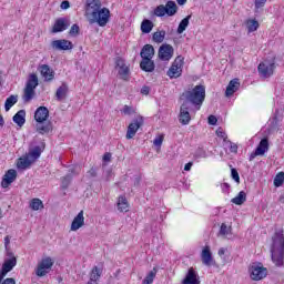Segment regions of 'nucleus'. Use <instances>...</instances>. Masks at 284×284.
I'll return each instance as SVG.
<instances>
[{"mask_svg":"<svg viewBox=\"0 0 284 284\" xmlns=\"http://www.w3.org/2000/svg\"><path fill=\"white\" fill-rule=\"evenodd\" d=\"M34 99V89L32 87H26L24 94H23V101L26 103L32 101Z\"/></svg>","mask_w":284,"mask_h":284,"instance_id":"nucleus-37","label":"nucleus"},{"mask_svg":"<svg viewBox=\"0 0 284 284\" xmlns=\"http://www.w3.org/2000/svg\"><path fill=\"white\" fill-rule=\"evenodd\" d=\"M108 21H110V9L102 8L95 12V16H91L90 23H98L100 28H104L108 26Z\"/></svg>","mask_w":284,"mask_h":284,"instance_id":"nucleus-3","label":"nucleus"},{"mask_svg":"<svg viewBox=\"0 0 284 284\" xmlns=\"http://www.w3.org/2000/svg\"><path fill=\"white\" fill-rule=\"evenodd\" d=\"M18 101H19V95H10L9 98H7V100L4 102L6 112H10L11 108L13 105H17Z\"/></svg>","mask_w":284,"mask_h":284,"instance_id":"nucleus-33","label":"nucleus"},{"mask_svg":"<svg viewBox=\"0 0 284 284\" xmlns=\"http://www.w3.org/2000/svg\"><path fill=\"white\" fill-rule=\"evenodd\" d=\"M128 199H125V196H120L118 201V210L121 212H128Z\"/></svg>","mask_w":284,"mask_h":284,"instance_id":"nucleus-40","label":"nucleus"},{"mask_svg":"<svg viewBox=\"0 0 284 284\" xmlns=\"http://www.w3.org/2000/svg\"><path fill=\"white\" fill-rule=\"evenodd\" d=\"M194 159H207V152L199 148L194 153Z\"/></svg>","mask_w":284,"mask_h":284,"instance_id":"nucleus-47","label":"nucleus"},{"mask_svg":"<svg viewBox=\"0 0 284 284\" xmlns=\"http://www.w3.org/2000/svg\"><path fill=\"white\" fill-rule=\"evenodd\" d=\"M14 181H17V170L10 169L2 176L1 186L3 189L10 187V185H12V183H14Z\"/></svg>","mask_w":284,"mask_h":284,"instance_id":"nucleus-14","label":"nucleus"},{"mask_svg":"<svg viewBox=\"0 0 284 284\" xmlns=\"http://www.w3.org/2000/svg\"><path fill=\"white\" fill-rule=\"evenodd\" d=\"M89 176H91V179L97 178V169L92 168L89 172H88Z\"/></svg>","mask_w":284,"mask_h":284,"instance_id":"nucleus-59","label":"nucleus"},{"mask_svg":"<svg viewBox=\"0 0 284 284\" xmlns=\"http://www.w3.org/2000/svg\"><path fill=\"white\" fill-rule=\"evenodd\" d=\"M52 265H54V261H52V257L42 258L36 270L37 276H45V274H48L52 270Z\"/></svg>","mask_w":284,"mask_h":284,"instance_id":"nucleus-7","label":"nucleus"},{"mask_svg":"<svg viewBox=\"0 0 284 284\" xmlns=\"http://www.w3.org/2000/svg\"><path fill=\"white\" fill-rule=\"evenodd\" d=\"M40 124L37 125V132L39 134H48L52 132V122H39Z\"/></svg>","mask_w":284,"mask_h":284,"instance_id":"nucleus-28","label":"nucleus"},{"mask_svg":"<svg viewBox=\"0 0 284 284\" xmlns=\"http://www.w3.org/2000/svg\"><path fill=\"white\" fill-rule=\"evenodd\" d=\"M101 274H103V268L94 266L90 274L91 281H99L101 278Z\"/></svg>","mask_w":284,"mask_h":284,"instance_id":"nucleus-36","label":"nucleus"},{"mask_svg":"<svg viewBox=\"0 0 284 284\" xmlns=\"http://www.w3.org/2000/svg\"><path fill=\"white\" fill-rule=\"evenodd\" d=\"M154 14L155 17H165L166 11H165V4H160L154 9Z\"/></svg>","mask_w":284,"mask_h":284,"instance_id":"nucleus-46","label":"nucleus"},{"mask_svg":"<svg viewBox=\"0 0 284 284\" xmlns=\"http://www.w3.org/2000/svg\"><path fill=\"white\" fill-rule=\"evenodd\" d=\"M81 29L79 28V24H73L69 31V34H71V37H77Z\"/></svg>","mask_w":284,"mask_h":284,"instance_id":"nucleus-50","label":"nucleus"},{"mask_svg":"<svg viewBox=\"0 0 284 284\" xmlns=\"http://www.w3.org/2000/svg\"><path fill=\"white\" fill-rule=\"evenodd\" d=\"M112 160V153H104L103 155V161H105L106 163L110 162Z\"/></svg>","mask_w":284,"mask_h":284,"instance_id":"nucleus-60","label":"nucleus"},{"mask_svg":"<svg viewBox=\"0 0 284 284\" xmlns=\"http://www.w3.org/2000/svg\"><path fill=\"white\" fill-rule=\"evenodd\" d=\"M48 116H50V111L48 110V108L39 106L36 110L34 120L37 121V123H45V121H48Z\"/></svg>","mask_w":284,"mask_h":284,"instance_id":"nucleus-16","label":"nucleus"},{"mask_svg":"<svg viewBox=\"0 0 284 284\" xmlns=\"http://www.w3.org/2000/svg\"><path fill=\"white\" fill-rule=\"evenodd\" d=\"M163 135H159L158 138L154 139L153 141V145H155V148H161V145H163Z\"/></svg>","mask_w":284,"mask_h":284,"instance_id":"nucleus-52","label":"nucleus"},{"mask_svg":"<svg viewBox=\"0 0 284 284\" xmlns=\"http://www.w3.org/2000/svg\"><path fill=\"white\" fill-rule=\"evenodd\" d=\"M143 125V116H140L135 120H133L132 123L129 124L128 131H126V139H134L136 135V132H139V128Z\"/></svg>","mask_w":284,"mask_h":284,"instance_id":"nucleus-12","label":"nucleus"},{"mask_svg":"<svg viewBox=\"0 0 284 284\" xmlns=\"http://www.w3.org/2000/svg\"><path fill=\"white\" fill-rule=\"evenodd\" d=\"M140 68L143 70V72H152L154 68H156V64H154L152 59L144 58V60L140 62Z\"/></svg>","mask_w":284,"mask_h":284,"instance_id":"nucleus-25","label":"nucleus"},{"mask_svg":"<svg viewBox=\"0 0 284 284\" xmlns=\"http://www.w3.org/2000/svg\"><path fill=\"white\" fill-rule=\"evenodd\" d=\"M227 252V248L226 247H221L217 252L219 256H225V253Z\"/></svg>","mask_w":284,"mask_h":284,"instance_id":"nucleus-62","label":"nucleus"},{"mask_svg":"<svg viewBox=\"0 0 284 284\" xmlns=\"http://www.w3.org/2000/svg\"><path fill=\"white\" fill-rule=\"evenodd\" d=\"M40 73L47 81H52L54 79V71H52L48 64H42L40 67Z\"/></svg>","mask_w":284,"mask_h":284,"instance_id":"nucleus-23","label":"nucleus"},{"mask_svg":"<svg viewBox=\"0 0 284 284\" xmlns=\"http://www.w3.org/2000/svg\"><path fill=\"white\" fill-rule=\"evenodd\" d=\"M180 99L183 103H189V105L192 103V105H195L197 110H201L203 101H205V85L199 84L191 91H184Z\"/></svg>","mask_w":284,"mask_h":284,"instance_id":"nucleus-2","label":"nucleus"},{"mask_svg":"<svg viewBox=\"0 0 284 284\" xmlns=\"http://www.w3.org/2000/svg\"><path fill=\"white\" fill-rule=\"evenodd\" d=\"M265 3H267V0H255V9L261 10L265 7Z\"/></svg>","mask_w":284,"mask_h":284,"instance_id":"nucleus-53","label":"nucleus"},{"mask_svg":"<svg viewBox=\"0 0 284 284\" xmlns=\"http://www.w3.org/2000/svg\"><path fill=\"white\" fill-rule=\"evenodd\" d=\"M255 150L257 151V154L263 156V154L270 150V140L267 138L262 139Z\"/></svg>","mask_w":284,"mask_h":284,"instance_id":"nucleus-27","label":"nucleus"},{"mask_svg":"<svg viewBox=\"0 0 284 284\" xmlns=\"http://www.w3.org/2000/svg\"><path fill=\"white\" fill-rule=\"evenodd\" d=\"M191 19H192V16L190 14L181 20V22L179 23V27H178V31H176L178 34H183V32H185V30H187Z\"/></svg>","mask_w":284,"mask_h":284,"instance_id":"nucleus-31","label":"nucleus"},{"mask_svg":"<svg viewBox=\"0 0 284 284\" xmlns=\"http://www.w3.org/2000/svg\"><path fill=\"white\" fill-rule=\"evenodd\" d=\"M65 97H68V84L62 83V85H60L55 92V98L57 101H63Z\"/></svg>","mask_w":284,"mask_h":284,"instance_id":"nucleus-29","label":"nucleus"},{"mask_svg":"<svg viewBox=\"0 0 284 284\" xmlns=\"http://www.w3.org/2000/svg\"><path fill=\"white\" fill-rule=\"evenodd\" d=\"M122 112H123V114H126V115L132 114V106L124 105Z\"/></svg>","mask_w":284,"mask_h":284,"instance_id":"nucleus-55","label":"nucleus"},{"mask_svg":"<svg viewBox=\"0 0 284 284\" xmlns=\"http://www.w3.org/2000/svg\"><path fill=\"white\" fill-rule=\"evenodd\" d=\"M17 267V257L7 258L2 264V268L0 270V283L3 282V278L8 275L9 272H12Z\"/></svg>","mask_w":284,"mask_h":284,"instance_id":"nucleus-11","label":"nucleus"},{"mask_svg":"<svg viewBox=\"0 0 284 284\" xmlns=\"http://www.w3.org/2000/svg\"><path fill=\"white\" fill-rule=\"evenodd\" d=\"M51 48L52 50H72L74 48V45L72 44V41L70 40H65V39H61V40H53L51 42Z\"/></svg>","mask_w":284,"mask_h":284,"instance_id":"nucleus-13","label":"nucleus"},{"mask_svg":"<svg viewBox=\"0 0 284 284\" xmlns=\"http://www.w3.org/2000/svg\"><path fill=\"white\" fill-rule=\"evenodd\" d=\"M257 70L261 77H264V79H270V77L274 74V70H276V62H274V60H264L258 64Z\"/></svg>","mask_w":284,"mask_h":284,"instance_id":"nucleus-6","label":"nucleus"},{"mask_svg":"<svg viewBox=\"0 0 284 284\" xmlns=\"http://www.w3.org/2000/svg\"><path fill=\"white\" fill-rule=\"evenodd\" d=\"M115 63V70H118V74L122 81H129L130 80V67L125 64V60L121 57H116L114 59Z\"/></svg>","mask_w":284,"mask_h":284,"instance_id":"nucleus-5","label":"nucleus"},{"mask_svg":"<svg viewBox=\"0 0 284 284\" xmlns=\"http://www.w3.org/2000/svg\"><path fill=\"white\" fill-rule=\"evenodd\" d=\"M154 278H156V268H153L143 280L142 284H152L154 283Z\"/></svg>","mask_w":284,"mask_h":284,"instance_id":"nucleus-43","label":"nucleus"},{"mask_svg":"<svg viewBox=\"0 0 284 284\" xmlns=\"http://www.w3.org/2000/svg\"><path fill=\"white\" fill-rule=\"evenodd\" d=\"M41 152H43V149H41V146H34L33 149H31L29 151V156H31V159L37 161V159H39V156H41Z\"/></svg>","mask_w":284,"mask_h":284,"instance_id":"nucleus-42","label":"nucleus"},{"mask_svg":"<svg viewBox=\"0 0 284 284\" xmlns=\"http://www.w3.org/2000/svg\"><path fill=\"white\" fill-rule=\"evenodd\" d=\"M182 284H201L199 275L194 268H190L186 276L183 278Z\"/></svg>","mask_w":284,"mask_h":284,"instance_id":"nucleus-18","label":"nucleus"},{"mask_svg":"<svg viewBox=\"0 0 284 284\" xmlns=\"http://www.w3.org/2000/svg\"><path fill=\"white\" fill-rule=\"evenodd\" d=\"M70 24L65 22V20L63 18H59L58 20H55V23L52 28V32L54 34H57L58 32H63L65 30H68V27Z\"/></svg>","mask_w":284,"mask_h":284,"instance_id":"nucleus-21","label":"nucleus"},{"mask_svg":"<svg viewBox=\"0 0 284 284\" xmlns=\"http://www.w3.org/2000/svg\"><path fill=\"white\" fill-rule=\"evenodd\" d=\"M221 187L223 192H230V185L227 183H223Z\"/></svg>","mask_w":284,"mask_h":284,"instance_id":"nucleus-64","label":"nucleus"},{"mask_svg":"<svg viewBox=\"0 0 284 284\" xmlns=\"http://www.w3.org/2000/svg\"><path fill=\"white\" fill-rule=\"evenodd\" d=\"M258 22L255 19L246 20L247 32H256L258 30Z\"/></svg>","mask_w":284,"mask_h":284,"instance_id":"nucleus-38","label":"nucleus"},{"mask_svg":"<svg viewBox=\"0 0 284 284\" xmlns=\"http://www.w3.org/2000/svg\"><path fill=\"white\" fill-rule=\"evenodd\" d=\"M271 260L276 267H284V234L283 229L275 231L272 236Z\"/></svg>","mask_w":284,"mask_h":284,"instance_id":"nucleus-1","label":"nucleus"},{"mask_svg":"<svg viewBox=\"0 0 284 284\" xmlns=\"http://www.w3.org/2000/svg\"><path fill=\"white\" fill-rule=\"evenodd\" d=\"M153 41L155 43H163V41H165V31H156L153 33Z\"/></svg>","mask_w":284,"mask_h":284,"instance_id":"nucleus-41","label":"nucleus"},{"mask_svg":"<svg viewBox=\"0 0 284 284\" xmlns=\"http://www.w3.org/2000/svg\"><path fill=\"white\" fill-rule=\"evenodd\" d=\"M214 262V258L212 257V251H210V246H205L202 250V263L203 265H206V267L212 266V263Z\"/></svg>","mask_w":284,"mask_h":284,"instance_id":"nucleus-19","label":"nucleus"},{"mask_svg":"<svg viewBox=\"0 0 284 284\" xmlns=\"http://www.w3.org/2000/svg\"><path fill=\"white\" fill-rule=\"evenodd\" d=\"M216 134H217V136H220V139H224V141H225V139H227V135L225 134V132L223 130H217Z\"/></svg>","mask_w":284,"mask_h":284,"instance_id":"nucleus-57","label":"nucleus"},{"mask_svg":"<svg viewBox=\"0 0 284 284\" xmlns=\"http://www.w3.org/2000/svg\"><path fill=\"white\" fill-rule=\"evenodd\" d=\"M13 123H17L19 128L26 125V110H20L13 115Z\"/></svg>","mask_w":284,"mask_h":284,"instance_id":"nucleus-26","label":"nucleus"},{"mask_svg":"<svg viewBox=\"0 0 284 284\" xmlns=\"http://www.w3.org/2000/svg\"><path fill=\"white\" fill-rule=\"evenodd\" d=\"M283 182H284V172H280L276 174L274 179L275 187H281V185H283Z\"/></svg>","mask_w":284,"mask_h":284,"instance_id":"nucleus-45","label":"nucleus"},{"mask_svg":"<svg viewBox=\"0 0 284 284\" xmlns=\"http://www.w3.org/2000/svg\"><path fill=\"white\" fill-rule=\"evenodd\" d=\"M84 225L85 217L83 216V211H80L71 223V232H77V230H80V227H83Z\"/></svg>","mask_w":284,"mask_h":284,"instance_id":"nucleus-17","label":"nucleus"},{"mask_svg":"<svg viewBox=\"0 0 284 284\" xmlns=\"http://www.w3.org/2000/svg\"><path fill=\"white\" fill-rule=\"evenodd\" d=\"M10 235H7L6 237H4V247H6V250H8V247L10 246Z\"/></svg>","mask_w":284,"mask_h":284,"instance_id":"nucleus-61","label":"nucleus"},{"mask_svg":"<svg viewBox=\"0 0 284 284\" xmlns=\"http://www.w3.org/2000/svg\"><path fill=\"white\" fill-rule=\"evenodd\" d=\"M164 10L166 12V17H174L176 12H179V6H176V2L169 0L164 6Z\"/></svg>","mask_w":284,"mask_h":284,"instance_id":"nucleus-24","label":"nucleus"},{"mask_svg":"<svg viewBox=\"0 0 284 284\" xmlns=\"http://www.w3.org/2000/svg\"><path fill=\"white\" fill-rule=\"evenodd\" d=\"M140 57L142 60L153 59L154 58V47L152 44H145L140 52Z\"/></svg>","mask_w":284,"mask_h":284,"instance_id":"nucleus-22","label":"nucleus"},{"mask_svg":"<svg viewBox=\"0 0 284 284\" xmlns=\"http://www.w3.org/2000/svg\"><path fill=\"white\" fill-rule=\"evenodd\" d=\"M37 85H39V78L37 77V74H31L28 82H27V85L26 88H31V90H36Z\"/></svg>","mask_w":284,"mask_h":284,"instance_id":"nucleus-39","label":"nucleus"},{"mask_svg":"<svg viewBox=\"0 0 284 284\" xmlns=\"http://www.w3.org/2000/svg\"><path fill=\"white\" fill-rule=\"evenodd\" d=\"M247 201V193L245 191H241L235 197L231 200L234 205H243Z\"/></svg>","mask_w":284,"mask_h":284,"instance_id":"nucleus-34","label":"nucleus"},{"mask_svg":"<svg viewBox=\"0 0 284 284\" xmlns=\"http://www.w3.org/2000/svg\"><path fill=\"white\" fill-rule=\"evenodd\" d=\"M179 121L182 125H190L192 116L190 115V103L183 102L180 106Z\"/></svg>","mask_w":284,"mask_h":284,"instance_id":"nucleus-9","label":"nucleus"},{"mask_svg":"<svg viewBox=\"0 0 284 284\" xmlns=\"http://www.w3.org/2000/svg\"><path fill=\"white\" fill-rule=\"evenodd\" d=\"M231 176L235 183H241V176L239 175V171H236V169H231Z\"/></svg>","mask_w":284,"mask_h":284,"instance_id":"nucleus-49","label":"nucleus"},{"mask_svg":"<svg viewBox=\"0 0 284 284\" xmlns=\"http://www.w3.org/2000/svg\"><path fill=\"white\" fill-rule=\"evenodd\" d=\"M153 28L154 22H152L151 20L144 19L141 23V32H143V34H150Z\"/></svg>","mask_w":284,"mask_h":284,"instance_id":"nucleus-32","label":"nucleus"},{"mask_svg":"<svg viewBox=\"0 0 284 284\" xmlns=\"http://www.w3.org/2000/svg\"><path fill=\"white\" fill-rule=\"evenodd\" d=\"M70 183H72V174H67L65 176L61 178L62 190H68V187H70Z\"/></svg>","mask_w":284,"mask_h":284,"instance_id":"nucleus-44","label":"nucleus"},{"mask_svg":"<svg viewBox=\"0 0 284 284\" xmlns=\"http://www.w3.org/2000/svg\"><path fill=\"white\" fill-rule=\"evenodd\" d=\"M69 172H70L71 174H73V176H79V174H81V165H79V164L73 165V166L69 170Z\"/></svg>","mask_w":284,"mask_h":284,"instance_id":"nucleus-48","label":"nucleus"},{"mask_svg":"<svg viewBox=\"0 0 284 284\" xmlns=\"http://www.w3.org/2000/svg\"><path fill=\"white\" fill-rule=\"evenodd\" d=\"M158 57L161 61H170L174 57V47L168 43L162 44L159 49Z\"/></svg>","mask_w":284,"mask_h":284,"instance_id":"nucleus-10","label":"nucleus"},{"mask_svg":"<svg viewBox=\"0 0 284 284\" xmlns=\"http://www.w3.org/2000/svg\"><path fill=\"white\" fill-rule=\"evenodd\" d=\"M31 165H32V161L28 156L20 158L17 163L18 170H28Z\"/></svg>","mask_w":284,"mask_h":284,"instance_id":"nucleus-30","label":"nucleus"},{"mask_svg":"<svg viewBox=\"0 0 284 284\" xmlns=\"http://www.w3.org/2000/svg\"><path fill=\"white\" fill-rule=\"evenodd\" d=\"M98 10H101V0H87L85 12L88 17L97 16Z\"/></svg>","mask_w":284,"mask_h":284,"instance_id":"nucleus-15","label":"nucleus"},{"mask_svg":"<svg viewBox=\"0 0 284 284\" xmlns=\"http://www.w3.org/2000/svg\"><path fill=\"white\" fill-rule=\"evenodd\" d=\"M181 68H183V57L179 55L169 69L168 77H170V79H179L182 72Z\"/></svg>","mask_w":284,"mask_h":284,"instance_id":"nucleus-8","label":"nucleus"},{"mask_svg":"<svg viewBox=\"0 0 284 284\" xmlns=\"http://www.w3.org/2000/svg\"><path fill=\"white\" fill-rule=\"evenodd\" d=\"M141 94H150V87L144 85V87L141 89Z\"/></svg>","mask_w":284,"mask_h":284,"instance_id":"nucleus-63","label":"nucleus"},{"mask_svg":"<svg viewBox=\"0 0 284 284\" xmlns=\"http://www.w3.org/2000/svg\"><path fill=\"white\" fill-rule=\"evenodd\" d=\"M29 207H31V210H33L34 212L43 210V201H41V199L39 197H34L31 200Z\"/></svg>","mask_w":284,"mask_h":284,"instance_id":"nucleus-35","label":"nucleus"},{"mask_svg":"<svg viewBox=\"0 0 284 284\" xmlns=\"http://www.w3.org/2000/svg\"><path fill=\"white\" fill-rule=\"evenodd\" d=\"M220 234L222 236H226V234H230V227H227V224L222 223V225L220 227Z\"/></svg>","mask_w":284,"mask_h":284,"instance_id":"nucleus-51","label":"nucleus"},{"mask_svg":"<svg viewBox=\"0 0 284 284\" xmlns=\"http://www.w3.org/2000/svg\"><path fill=\"white\" fill-rule=\"evenodd\" d=\"M239 88H241V82L239 79H233L226 87L225 97H232L234 92H237Z\"/></svg>","mask_w":284,"mask_h":284,"instance_id":"nucleus-20","label":"nucleus"},{"mask_svg":"<svg viewBox=\"0 0 284 284\" xmlns=\"http://www.w3.org/2000/svg\"><path fill=\"white\" fill-rule=\"evenodd\" d=\"M60 8L62 10H68V8H70V1L68 0L62 1Z\"/></svg>","mask_w":284,"mask_h":284,"instance_id":"nucleus-56","label":"nucleus"},{"mask_svg":"<svg viewBox=\"0 0 284 284\" xmlns=\"http://www.w3.org/2000/svg\"><path fill=\"white\" fill-rule=\"evenodd\" d=\"M1 284H17V282L14 281V278L8 277Z\"/></svg>","mask_w":284,"mask_h":284,"instance_id":"nucleus-58","label":"nucleus"},{"mask_svg":"<svg viewBox=\"0 0 284 284\" xmlns=\"http://www.w3.org/2000/svg\"><path fill=\"white\" fill-rule=\"evenodd\" d=\"M207 122H209V125H216V123L219 122V120L216 119L215 115H209Z\"/></svg>","mask_w":284,"mask_h":284,"instance_id":"nucleus-54","label":"nucleus"},{"mask_svg":"<svg viewBox=\"0 0 284 284\" xmlns=\"http://www.w3.org/2000/svg\"><path fill=\"white\" fill-rule=\"evenodd\" d=\"M248 273L252 281H263L267 276V268L261 263H253L248 267Z\"/></svg>","mask_w":284,"mask_h":284,"instance_id":"nucleus-4","label":"nucleus"}]
</instances>
